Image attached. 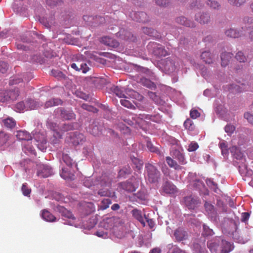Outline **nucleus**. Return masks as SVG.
<instances>
[{
	"label": "nucleus",
	"mask_w": 253,
	"mask_h": 253,
	"mask_svg": "<svg viewBox=\"0 0 253 253\" xmlns=\"http://www.w3.org/2000/svg\"><path fill=\"white\" fill-rule=\"evenodd\" d=\"M211 253H229L233 249L232 245L221 237H216L207 243Z\"/></svg>",
	"instance_id": "obj_1"
},
{
	"label": "nucleus",
	"mask_w": 253,
	"mask_h": 253,
	"mask_svg": "<svg viewBox=\"0 0 253 253\" xmlns=\"http://www.w3.org/2000/svg\"><path fill=\"white\" fill-rule=\"evenodd\" d=\"M114 176L110 174L103 173L102 174V177L100 180H97V183H96V186L97 188L100 187H102V189L99 190L97 193L101 196H109L110 194V192L108 188H105V187H110L112 181V179Z\"/></svg>",
	"instance_id": "obj_2"
},
{
	"label": "nucleus",
	"mask_w": 253,
	"mask_h": 253,
	"mask_svg": "<svg viewBox=\"0 0 253 253\" xmlns=\"http://www.w3.org/2000/svg\"><path fill=\"white\" fill-rule=\"evenodd\" d=\"M146 179L151 183H156L159 182L161 177L160 171L153 165L147 163L145 165Z\"/></svg>",
	"instance_id": "obj_3"
},
{
	"label": "nucleus",
	"mask_w": 253,
	"mask_h": 253,
	"mask_svg": "<svg viewBox=\"0 0 253 253\" xmlns=\"http://www.w3.org/2000/svg\"><path fill=\"white\" fill-rule=\"evenodd\" d=\"M140 182V178L132 177L128 181L122 183V185L123 188L126 191L132 192L135 191L138 187Z\"/></svg>",
	"instance_id": "obj_4"
},
{
	"label": "nucleus",
	"mask_w": 253,
	"mask_h": 253,
	"mask_svg": "<svg viewBox=\"0 0 253 253\" xmlns=\"http://www.w3.org/2000/svg\"><path fill=\"white\" fill-rule=\"evenodd\" d=\"M148 47L149 48L152 49L153 53L156 56L162 57L168 55V52L165 48L156 42H150Z\"/></svg>",
	"instance_id": "obj_5"
},
{
	"label": "nucleus",
	"mask_w": 253,
	"mask_h": 253,
	"mask_svg": "<svg viewBox=\"0 0 253 253\" xmlns=\"http://www.w3.org/2000/svg\"><path fill=\"white\" fill-rule=\"evenodd\" d=\"M55 112L57 114H59L60 117L63 120H70L75 119L76 115L73 111L70 110H66L63 108H58Z\"/></svg>",
	"instance_id": "obj_6"
},
{
	"label": "nucleus",
	"mask_w": 253,
	"mask_h": 253,
	"mask_svg": "<svg viewBox=\"0 0 253 253\" xmlns=\"http://www.w3.org/2000/svg\"><path fill=\"white\" fill-rule=\"evenodd\" d=\"M183 203L189 210H194L200 204V201L196 197L190 195L183 198Z\"/></svg>",
	"instance_id": "obj_7"
},
{
	"label": "nucleus",
	"mask_w": 253,
	"mask_h": 253,
	"mask_svg": "<svg viewBox=\"0 0 253 253\" xmlns=\"http://www.w3.org/2000/svg\"><path fill=\"white\" fill-rule=\"evenodd\" d=\"M51 168L46 165H40L38 167L37 174L38 176L43 178L47 177L52 174Z\"/></svg>",
	"instance_id": "obj_8"
},
{
	"label": "nucleus",
	"mask_w": 253,
	"mask_h": 253,
	"mask_svg": "<svg viewBox=\"0 0 253 253\" xmlns=\"http://www.w3.org/2000/svg\"><path fill=\"white\" fill-rule=\"evenodd\" d=\"M69 138L71 143L75 146L82 144L85 141L84 135L78 132L70 133Z\"/></svg>",
	"instance_id": "obj_9"
},
{
	"label": "nucleus",
	"mask_w": 253,
	"mask_h": 253,
	"mask_svg": "<svg viewBox=\"0 0 253 253\" xmlns=\"http://www.w3.org/2000/svg\"><path fill=\"white\" fill-rule=\"evenodd\" d=\"M129 16L132 20L142 23H146L148 21V16L144 12H132L130 13Z\"/></svg>",
	"instance_id": "obj_10"
},
{
	"label": "nucleus",
	"mask_w": 253,
	"mask_h": 253,
	"mask_svg": "<svg viewBox=\"0 0 253 253\" xmlns=\"http://www.w3.org/2000/svg\"><path fill=\"white\" fill-rule=\"evenodd\" d=\"M34 138L37 143L36 145L39 149L42 151H45L47 147V142L44 135L38 133L35 135Z\"/></svg>",
	"instance_id": "obj_11"
},
{
	"label": "nucleus",
	"mask_w": 253,
	"mask_h": 253,
	"mask_svg": "<svg viewBox=\"0 0 253 253\" xmlns=\"http://www.w3.org/2000/svg\"><path fill=\"white\" fill-rule=\"evenodd\" d=\"M59 211L62 217H64V220H65L66 218L69 219V221H68V222H65L64 223L72 225L73 223V221L75 220V217L72 213L64 207H60L59 209Z\"/></svg>",
	"instance_id": "obj_12"
},
{
	"label": "nucleus",
	"mask_w": 253,
	"mask_h": 253,
	"mask_svg": "<svg viewBox=\"0 0 253 253\" xmlns=\"http://www.w3.org/2000/svg\"><path fill=\"white\" fill-rule=\"evenodd\" d=\"M195 20L201 24H208L211 21V17L208 13L199 12L195 15Z\"/></svg>",
	"instance_id": "obj_13"
},
{
	"label": "nucleus",
	"mask_w": 253,
	"mask_h": 253,
	"mask_svg": "<svg viewBox=\"0 0 253 253\" xmlns=\"http://www.w3.org/2000/svg\"><path fill=\"white\" fill-rule=\"evenodd\" d=\"M138 118L146 122H147L148 121H151L156 123H160L162 120L161 116L159 114H156L154 115L144 114H139Z\"/></svg>",
	"instance_id": "obj_14"
},
{
	"label": "nucleus",
	"mask_w": 253,
	"mask_h": 253,
	"mask_svg": "<svg viewBox=\"0 0 253 253\" xmlns=\"http://www.w3.org/2000/svg\"><path fill=\"white\" fill-rule=\"evenodd\" d=\"M174 236L177 241L180 242L186 240L188 238V235L184 229L182 228H178L175 230Z\"/></svg>",
	"instance_id": "obj_15"
},
{
	"label": "nucleus",
	"mask_w": 253,
	"mask_h": 253,
	"mask_svg": "<svg viewBox=\"0 0 253 253\" xmlns=\"http://www.w3.org/2000/svg\"><path fill=\"white\" fill-rule=\"evenodd\" d=\"M162 189L164 192L169 194H174L177 192L176 187L169 181L165 182L162 187Z\"/></svg>",
	"instance_id": "obj_16"
},
{
	"label": "nucleus",
	"mask_w": 253,
	"mask_h": 253,
	"mask_svg": "<svg viewBox=\"0 0 253 253\" xmlns=\"http://www.w3.org/2000/svg\"><path fill=\"white\" fill-rule=\"evenodd\" d=\"M162 63L164 66L165 70L171 72L175 70V66L174 62L170 58L162 60Z\"/></svg>",
	"instance_id": "obj_17"
},
{
	"label": "nucleus",
	"mask_w": 253,
	"mask_h": 253,
	"mask_svg": "<svg viewBox=\"0 0 253 253\" xmlns=\"http://www.w3.org/2000/svg\"><path fill=\"white\" fill-rule=\"evenodd\" d=\"M131 213L133 217L138 221H139L143 227L145 226V223L142 216V212L140 210H139L137 209H134L131 211Z\"/></svg>",
	"instance_id": "obj_18"
},
{
	"label": "nucleus",
	"mask_w": 253,
	"mask_h": 253,
	"mask_svg": "<svg viewBox=\"0 0 253 253\" xmlns=\"http://www.w3.org/2000/svg\"><path fill=\"white\" fill-rule=\"evenodd\" d=\"M233 56V54L230 52H222L221 54V65L222 67H225L226 66L230 59L232 58Z\"/></svg>",
	"instance_id": "obj_19"
},
{
	"label": "nucleus",
	"mask_w": 253,
	"mask_h": 253,
	"mask_svg": "<svg viewBox=\"0 0 253 253\" xmlns=\"http://www.w3.org/2000/svg\"><path fill=\"white\" fill-rule=\"evenodd\" d=\"M176 22L178 24L188 27H194L195 26V23L193 22L188 20L183 16L177 17L176 19Z\"/></svg>",
	"instance_id": "obj_20"
},
{
	"label": "nucleus",
	"mask_w": 253,
	"mask_h": 253,
	"mask_svg": "<svg viewBox=\"0 0 253 253\" xmlns=\"http://www.w3.org/2000/svg\"><path fill=\"white\" fill-rule=\"evenodd\" d=\"M16 136L17 139L21 140L29 141L32 139L31 134L27 131L23 130L17 131Z\"/></svg>",
	"instance_id": "obj_21"
},
{
	"label": "nucleus",
	"mask_w": 253,
	"mask_h": 253,
	"mask_svg": "<svg viewBox=\"0 0 253 253\" xmlns=\"http://www.w3.org/2000/svg\"><path fill=\"white\" fill-rule=\"evenodd\" d=\"M202 59L207 64H211L213 63V55L209 51L203 52L201 55Z\"/></svg>",
	"instance_id": "obj_22"
},
{
	"label": "nucleus",
	"mask_w": 253,
	"mask_h": 253,
	"mask_svg": "<svg viewBox=\"0 0 253 253\" xmlns=\"http://www.w3.org/2000/svg\"><path fill=\"white\" fill-rule=\"evenodd\" d=\"M101 42L110 46L115 47L119 45V43L116 40L108 37L102 38Z\"/></svg>",
	"instance_id": "obj_23"
},
{
	"label": "nucleus",
	"mask_w": 253,
	"mask_h": 253,
	"mask_svg": "<svg viewBox=\"0 0 253 253\" xmlns=\"http://www.w3.org/2000/svg\"><path fill=\"white\" fill-rule=\"evenodd\" d=\"M111 90L119 97L127 98L128 97L125 94L123 88L118 86L113 85L111 87Z\"/></svg>",
	"instance_id": "obj_24"
},
{
	"label": "nucleus",
	"mask_w": 253,
	"mask_h": 253,
	"mask_svg": "<svg viewBox=\"0 0 253 253\" xmlns=\"http://www.w3.org/2000/svg\"><path fill=\"white\" fill-rule=\"evenodd\" d=\"M147 147L150 151L156 153L161 158H164V153L161 151L157 147L154 146L151 142L149 141L147 142Z\"/></svg>",
	"instance_id": "obj_25"
},
{
	"label": "nucleus",
	"mask_w": 253,
	"mask_h": 253,
	"mask_svg": "<svg viewBox=\"0 0 253 253\" xmlns=\"http://www.w3.org/2000/svg\"><path fill=\"white\" fill-rule=\"evenodd\" d=\"M62 101L59 98H52L46 101L44 104V108L55 106L56 105L62 104Z\"/></svg>",
	"instance_id": "obj_26"
},
{
	"label": "nucleus",
	"mask_w": 253,
	"mask_h": 253,
	"mask_svg": "<svg viewBox=\"0 0 253 253\" xmlns=\"http://www.w3.org/2000/svg\"><path fill=\"white\" fill-rule=\"evenodd\" d=\"M166 161L169 167L173 168L176 170H181L182 167L177 164L176 161L173 160L170 157H166Z\"/></svg>",
	"instance_id": "obj_27"
},
{
	"label": "nucleus",
	"mask_w": 253,
	"mask_h": 253,
	"mask_svg": "<svg viewBox=\"0 0 253 253\" xmlns=\"http://www.w3.org/2000/svg\"><path fill=\"white\" fill-rule=\"evenodd\" d=\"M1 122L3 123V126L9 128L14 127L16 125L15 120L12 118H7L4 119H1Z\"/></svg>",
	"instance_id": "obj_28"
},
{
	"label": "nucleus",
	"mask_w": 253,
	"mask_h": 253,
	"mask_svg": "<svg viewBox=\"0 0 253 253\" xmlns=\"http://www.w3.org/2000/svg\"><path fill=\"white\" fill-rule=\"evenodd\" d=\"M42 216L43 219L47 221L53 222L56 220V217L46 210H43L42 211Z\"/></svg>",
	"instance_id": "obj_29"
},
{
	"label": "nucleus",
	"mask_w": 253,
	"mask_h": 253,
	"mask_svg": "<svg viewBox=\"0 0 253 253\" xmlns=\"http://www.w3.org/2000/svg\"><path fill=\"white\" fill-rule=\"evenodd\" d=\"M26 103L27 109H38L40 106L38 102L32 99H28L26 101Z\"/></svg>",
	"instance_id": "obj_30"
},
{
	"label": "nucleus",
	"mask_w": 253,
	"mask_h": 253,
	"mask_svg": "<svg viewBox=\"0 0 253 253\" xmlns=\"http://www.w3.org/2000/svg\"><path fill=\"white\" fill-rule=\"evenodd\" d=\"M204 207L207 212L210 216H212L215 214L214 207L211 203L206 202L204 204Z\"/></svg>",
	"instance_id": "obj_31"
},
{
	"label": "nucleus",
	"mask_w": 253,
	"mask_h": 253,
	"mask_svg": "<svg viewBox=\"0 0 253 253\" xmlns=\"http://www.w3.org/2000/svg\"><path fill=\"white\" fill-rule=\"evenodd\" d=\"M225 34L227 36L233 38H238L241 36V35L238 31H237L236 30L232 28L226 30Z\"/></svg>",
	"instance_id": "obj_32"
},
{
	"label": "nucleus",
	"mask_w": 253,
	"mask_h": 253,
	"mask_svg": "<svg viewBox=\"0 0 253 253\" xmlns=\"http://www.w3.org/2000/svg\"><path fill=\"white\" fill-rule=\"evenodd\" d=\"M75 64L79 67L80 71L83 73H86L89 69L87 64L84 61H77Z\"/></svg>",
	"instance_id": "obj_33"
},
{
	"label": "nucleus",
	"mask_w": 253,
	"mask_h": 253,
	"mask_svg": "<svg viewBox=\"0 0 253 253\" xmlns=\"http://www.w3.org/2000/svg\"><path fill=\"white\" fill-rule=\"evenodd\" d=\"M140 83L144 86L149 88L152 89L156 87V85L152 82L145 78L141 79Z\"/></svg>",
	"instance_id": "obj_34"
},
{
	"label": "nucleus",
	"mask_w": 253,
	"mask_h": 253,
	"mask_svg": "<svg viewBox=\"0 0 253 253\" xmlns=\"http://www.w3.org/2000/svg\"><path fill=\"white\" fill-rule=\"evenodd\" d=\"M112 203V201L109 199H104L102 200L101 204L99 206V209L105 210L109 208L110 205Z\"/></svg>",
	"instance_id": "obj_35"
},
{
	"label": "nucleus",
	"mask_w": 253,
	"mask_h": 253,
	"mask_svg": "<svg viewBox=\"0 0 253 253\" xmlns=\"http://www.w3.org/2000/svg\"><path fill=\"white\" fill-rule=\"evenodd\" d=\"M206 3L211 9H219L220 7V4L215 0H208L207 1Z\"/></svg>",
	"instance_id": "obj_36"
},
{
	"label": "nucleus",
	"mask_w": 253,
	"mask_h": 253,
	"mask_svg": "<svg viewBox=\"0 0 253 253\" xmlns=\"http://www.w3.org/2000/svg\"><path fill=\"white\" fill-rule=\"evenodd\" d=\"M114 216L107 218L105 220V227L108 229H113L114 228Z\"/></svg>",
	"instance_id": "obj_37"
},
{
	"label": "nucleus",
	"mask_w": 253,
	"mask_h": 253,
	"mask_svg": "<svg viewBox=\"0 0 253 253\" xmlns=\"http://www.w3.org/2000/svg\"><path fill=\"white\" fill-rule=\"evenodd\" d=\"M130 97L136 98L139 100L143 99V96L133 90H128L126 93Z\"/></svg>",
	"instance_id": "obj_38"
},
{
	"label": "nucleus",
	"mask_w": 253,
	"mask_h": 253,
	"mask_svg": "<svg viewBox=\"0 0 253 253\" xmlns=\"http://www.w3.org/2000/svg\"><path fill=\"white\" fill-rule=\"evenodd\" d=\"M174 155L175 158L178 160L180 164L184 165L185 164L184 157L179 151H175L174 152Z\"/></svg>",
	"instance_id": "obj_39"
},
{
	"label": "nucleus",
	"mask_w": 253,
	"mask_h": 253,
	"mask_svg": "<svg viewBox=\"0 0 253 253\" xmlns=\"http://www.w3.org/2000/svg\"><path fill=\"white\" fill-rule=\"evenodd\" d=\"M10 97L8 90L3 91L0 93V102H5L10 101Z\"/></svg>",
	"instance_id": "obj_40"
},
{
	"label": "nucleus",
	"mask_w": 253,
	"mask_h": 253,
	"mask_svg": "<svg viewBox=\"0 0 253 253\" xmlns=\"http://www.w3.org/2000/svg\"><path fill=\"white\" fill-rule=\"evenodd\" d=\"M9 96L10 97V100H14L17 99L19 95V92L18 89L14 90H8Z\"/></svg>",
	"instance_id": "obj_41"
},
{
	"label": "nucleus",
	"mask_w": 253,
	"mask_h": 253,
	"mask_svg": "<svg viewBox=\"0 0 253 253\" xmlns=\"http://www.w3.org/2000/svg\"><path fill=\"white\" fill-rule=\"evenodd\" d=\"M235 58L240 63H245L247 61L246 56L242 51H239L236 53Z\"/></svg>",
	"instance_id": "obj_42"
},
{
	"label": "nucleus",
	"mask_w": 253,
	"mask_h": 253,
	"mask_svg": "<svg viewBox=\"0 0 253 253\" xmlns=\"http://www.w3.org/2000/svg\"><path fill=\"white\" fill-rule=\"evenodd\" d=\"M73 129L74 126L72 123L64 124L60 127V130L63 132L73 130Z\"/></svg>",
	"instance_id": "obj_43"
},
{
	"label": "nucleus",
	"mask_w": 253,
	"mask_h": 253,
	"mask_svg": "<svg viewBox=\"0 0 253 253\" xmlns=\"http://www.w3.org/2000/svg\"><path fill=\"white\" fill-rule=\"evenodd\" d=\"M148 95L150 97V98L153 100L156 103H161V99L159 96H158L155 92H153L152 91H148Z\"/></svg>",
	"instance_id": "obj_44"
},
{
	"label": "nucleus",
	"mask_w": 253,
	"mask_h": 253,
	"mask_svg": "<svg viewBox=\"0 0 253 253\" xmlns=\"http://www.w3.org/2000/svg\"><path fill=\"white\" fill-rule=\"evenodd\" d=\"M60 175L64 179H72L74 176L73 174L66 170L65 169H62Z\"/></svg>",
	"instance_id": "obj_45"
},
{
	"label": "nucleus",
	"mask_w": 253,
	"mask_h": 253,
	"mask_svg": "<svg viewBox=\"0 0 253 253\" xmlns=\"http://www.w3.org/2000/svg\"><path fill=\"white\" fill-rule=\"evenodd\" d=\"M8 135L3 131H0V146L5 144L8 139Z\"/></svg>",
	"instance_id": "obj_46"
},
{
	"label": "nucleus",
	"mask_w": 253,
	"mask_h": 253,
	"mask_svg": "<svg viewBox=\"0 0 253 253\" xmlns=\"http://www.w3.org/2000/svg\"><path fill=\"white\" fill-rule=\"evenodd\" d=\"M231 152L234 153L235 157L237 159H241L243 156L242 154L239 152V150L236 146H233L230 148Z\"/></svg>",
	"instance_id": "obj_47"
},
{
	"label": "nucleus",
	"mask_w": 253,
	"mask_h": 253,
	"mask_svg": "<svg viewBox=\"0 0 253 253\" xmlns=\"http://www.w3.org/2000/svg\"><path fill=\"white\" fill-rule=\"evenodd\" d=\"M184 126L186 129L189 130H193L195 127L192 121L190 119H186V120L184 123Z\"/></svg>",
	"instance_id": "obj_48"
},
{
	"label": "nucleus",
	"mask_w": 253,
	"mask_h": 253,
	"mask_svg": "<svg viewBox=\"0 0 253 253\" xmlns=\"http://www.w3.org/2000/svg\"><path fill=\"white\" fill-rule=\"evenodd\" d=\"M203 235L204 236H211L213 234L212 230L209 228L206 224H203Z\"/></svg>",
	"instance_id": "obj_49"
},
{
	"label": "nucleus",
	"mask_w": 253,
	"mask_h": 253,
	"mask_svg": "<svg viewBox=\"0 0 253 253\" xmlns=\"http://www.w3.org/2000/svg\"><path fill=\"white\" fill-rule=\"evenodd\" d=\"M81 107L83 109L87 110L89 112H92L93 113H96L98 111V109L92 106L89 105L87 104H83Z\"/></svg>",
	"instance_id": "obj_50"
},
{
	"label": "nucleus",
	"mask_w": 253,
	"mask_h": 253,
	"mask_svg": "<svg viewBox=\"0 0 253 253\" xmlns=\"http://www.w3.org/2000/svg\"><path fill=\"white\" fill-rule=\"evenodd\" d=\"M120 102L122 105L127 108L133 109L135 108L130 101L126 99H121Z\"/></svg>",
	"instance_id": "obj_51"
},
{
	"label": "nucleus",
	"mask_w": 253,
	"mask_h": 253,
	"mask_svg": "<svg viewBox=\"0 0 253 253\" xmlns=\"http://www.w3.org/2000/svg\"><path fill=\"white\" fill-rule=\"evenodd\" d=\"M62 159L64 162L68 166H72L73 164V160L67 155L63 154Z\"/></svg>",
	"instance_id": "obj_52"
},
{
	"label": "nucleus",
	"mask_w": 253,
	"mask_h": 253,
	"mask_svg": "<svg viewBox=\"0 0 253 253\" xmlns=\"http://www.w3.org/2000/svg\"><path fill=\"white\" fill-rule=\"evenodd\" d=\"M21 190L23 194L25 196H29L31 192V189L28 187L27 184L26 183L22 184Z\"/></svg>",
	"instance_id": "obj_53"
},
{
	"label": "nucleus",
	"mask_w": 253,
	"mask_h": 253,
	"mask_svg": "<svg viewBox=\"0 0 253 253\" xmlns=\"http://www.w3.org/2000/svg\"><path fill=\"white\" fill-rule=\"evenodd\" d=\"M114 227L122 226L125 223L124 220L119 217L114 216Z\"/></svg>",
	"instance_id": "obj_54"
},
{
	"label": "nucleus",
	"mask_w": 253,
	"mask_h": 253,
	"mask_svg": "<svg viewBox=\"0 0 253 253\" xmlns=\"http://www.w3.org/2000/svg\"><path fill=\"white\" fill-rule=\"evenodd\" d=\"M53 127H54L53 136L56 139L55 140H53L52 142L54 144H56L58 143L59 139L61 138L62 134L60 132L58 131L55 128H54V126Z\"/></svg>",
	"instance_id": "obj_55"
},
{
	"label": "nucleus",
	"mask_w": 253,
	"mask_h": 253,
	"mask_svg": "<svg viewBox=\"0 0 253 253\" xmlns=\"http://www.w3.org/2000/svg\"><path fill=\"white\" fill-rule=\"evenodd\" d=\"M97 180H96L94 183L92 179L88 178L84 181V184L85 186L90 188L92 186H94L95 185L96 186V184L97 183V182H96V181Z\"/></svg>",
	"instance_id": "obj_56"
},
{
	"label": "nucleus",
	"mask_w": 253,
	"mask_h": 253,
	"mask_svg": "<svg viewBox=\"0 0 253 253\" xmlns=\"http://www.w3.org/2000/svg\"><path fill=\"white\" fill-rule=\"evenodd\" d=\"M228 2L233 5L239 6L246 2V0H228Z\"/></svg>",
	"instance_id": "obj_57"
},
{
	"label": "nucleus",
	"mask_w": 253,
	"mask_h": 253,
	"mask_svg": "<svg viewBox=\"0 0 253 253\" xmlns=\"http://www.w3.org/2000/svg\"><path fill=\"white\" fill-rule=\"evenodd\" d=\"M27 108L26 105L22 101L18 102L15 106V109L17 112H20Z\"/></svg>",
	"instance_id": "obj_58"
},
{
	"label": "nucleus",
	"mask_w": 253,
	"mask_h": 253,
	"mask_svg": "<svg viewBox=\"0 0 253 253\" xmlns=\"http://www.w3.org/2000/svg\"><path fill=\"white\" fill-rule=\"evenodd\" d=\"M8 68L7 63L3 61H0V72L2 73L6 72Z\"/></svg>",
	"instance_id": "obj_59"
},
{
	"label": "nucleus",
	"mask_w": 253,
	"mask_h": 253,
	"mask_svg": "<svg viewBox=\"0 0 253 253\" xmlns=\"http://www.w3.org/2000/svg\"><path fill=\"white\" fill-rule=\"evenodd\" d=\"M206 182L210 187L214 189L215 192H216V189L217 188V184L215 183L212 179H207Z\"/></svg>",
	"instance_id": "obj_60"
},
{
	"label": "nucleus",
	"mask_w": 253,
	"mask_h": 253,
	"mask_svg": "<svg viewBox=\"0 0 253 253\" xmlns=\"http://www.w3.org/2000/svg\"><path fill=\"white\" fill-rule=\"evenodd\" d=\"M224 129L228 134H231L234 132L235 127L233 125H227L225 126Z\"/></svg>",
	"instance_id": "obj_61"
},
{
	"label": "nucleus",
	"mask_w": 253,
	"mask_h": 253,
	"mask_svg": "<svg viewBox=\"0 0 253 253\" xmlns=\"http://www.w3.org/2000/svg\"><path fill=\"white\" fill-rule=\"evenodd\" d=\"M244 117L249 123L253 125V115L250 112H246Z\"/></svg>",
	"instance_id": "obj_62"
},
{
	"label": "nucleus",
	"mask_w": 253,
	"mask_h": 253,
	"mask_svg": "<svg viewBox=\"0 0 253 253\" xmlns=\"http://www.w3.org/2000/svg\"><path fill=\"white\" fill-rule=\"evenodd\" d=\"M143 32L145 34H146L148 35H149L150 36L155 37V35H154V33H155V31L153 29L148 28H143Z\"/></svg>",
	"instance_id": "obj_63"
},
{
	"label": "nucleus",
	"mask_w": 253,
	"mask_h": 253,
	"mask_svg": "<svg viewBox=\"0 0 253 253\" xmlns=\"http://www.w3.org/2000/svg\"><path fill=\"white\" fill-rule=\"evenodd\" d=\"M199 147L198 144L196 142L191 143L188 148V150L190 152H192L196 150Z\"/></svg>",
	"instance_id": "obj_64"
}]
</instances>
